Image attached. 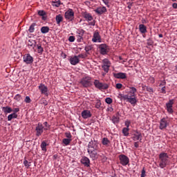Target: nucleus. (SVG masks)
<instances>
[{"label": "nucleus", "instance_id": "obj_47", "mask_svg": "<svg viewBox=\"0 0 177 177\" xmlns=\"http://www.w3.org/2000/svg\"><path fill=\"white\" fill-rule=\"evenodd\" d=\"M166 84H167V82L165 80H162V81H160V83L159 84V86H166Z\"/></svg>", "mask_w": 177, "mask_h": 177}, {"label": "nucleus", "instance_id": "obj_37", "mask_svg": "<svg viewBox=\"0 0 177 177\" xmlns=\"http://www.w3.org/2000/svg\"><path fill=\"white\" fill-rule=\"evenodd\" d=\"M72 141V139H68L67 137L64 139H63L62 142L67 146L68 145L71 144V142Z\"/></svg>", "mask_w": 177, "mask_h": 177}, {"label": "nucleus", "instance_id": "obj_54", "mask_svg": "<svg viewBox=\"0 0 177 177\" xmlns=\"http://www.w3.org/2000/svg\"><path fill=\"white\" fill-rule=\"evenodd\" d=\"M116 88H117V89H121V88H122V83H117L116 84Z\"/></svg>", "mask_w": 177, "mask_h": 177}, {"label": "nucleus", "instance_id": "obj_43", "mask_svg": "<svg viewBox=\"0 0 177 177\" xmlns=\"http://www.w3.org/2000/svg\"><path fill=\"white\" fill-rule=\"evenodd\" d=\"M37 14L39 15V16H41V18L43 17L44 15H46V11L44 10H39L37 11Z\"/></svg>", "mask_w": 177, "mask_h": 177}, {"label": "nucleus", "instance_id": "obj_39", "mask_svg": "<svg viewBox=\"0 0 177 177\" xmlns=\"http://www.w3.org/2000/svg\"><path fill=\"white\" fill-rule=\"evenodd\" d=\"M102 68H103V70H104V71L105 72L106 74V73L109 72V67L105 64H102Z\"/></svg>", "mask_w": 177, "mask_h": 177}, {"label": "nucleus", "instance_id": "obj_45", "mask_svg": "<svg viewBox=\"0 0 177 177\" xmlns=\"http://www.w3.org/2000/svg\"><path fill=\"white\" fill-rule=\"evenodd\" d=\"M101 105H102L101 101L97 100L95 103V108L100 109Z\"/></svg>", "mask_w": 177, "mask_h": 177}, {"label": "nucleus", "instance_id": "obj_2", "mask_svg": "<svg viewBox=\"0 0 177 177\" xmlns=\"http://www.w3.org/2000/svg\"><path fill=\"white\" fill-rule=\"evenodd\" d=\"M171 161L169 160V157L167 153L162 151V153L159 154V167H160V168L163 169L164 168H165V167L169 165Z\"/></svg>", "mask_w": 177, "mask_h": 177}, {"label": "nucleus", "instance_id": "obj_13", "mask_svg": "<svg viewBox=\"0 0 177 177\" xmlns=\"http://www.w3.org/2000/svg\"><path fill=\"white\" fill-rule=\"evenodd\" d=\"M88 149H93V150H96V151H99V144L97 142V141H90V142L88 143Z\"/></svg>", "mask_w": 177, "mask_h": 177}, {"label": "nucleus", "instance_id": "obj_11", "mask_svg": "<svg viewBox=\"0 0 177 177\" xmlns=\"http://www.w3.org/2000/svg\"><path fill=\"white\" fill-rule=\"evenodd\" d=\"M169 125V122L167 118H164L160 119V124H159V129L160 130H165L167 127Z\"/></svg>", "mask_w": 177, "mask_h": 177}, {"label": "nucleus", "instance_id": "obj_57", "mask_svg": "<svg viewBox=\"0 0 177 177\" xmlns=\"http://www.w3.org/2000/svg\"><path fill=\"white\" fill-rule=\"evenodd\" d=\"M141 174H142V176H144V177L146 176V171L145 170V168L142 169Z\"/></svg>", "mask_w": 177, "mask_h": 177}, {"label": "nucleus", "instance_id": "obj_53", "mask_svg": "<svg viewBox=\"0 0 177 177\" xmlns=\"http://www.w3.org/2000/svg\"><path fill=\"white\" fill-rule=\"evenodd\" d=\"M147 91L149 93H153V88H151V86H147Z\"/></svg>", "mask_w": 177, "mask_h": 177}, {"label": "nucleus", "instance_id": "obj_51", "mask_svg": "<svg viewBox=\"0 0 177 177\" xmlns=\"http://www.w3.org/2000/svg\"><path fill=\"white\" fill-rule=\"evenodd\" d=\"M68 40H69V41L73 43L75 40V36H70L69 38H68Z\"/></svg>", "mask_w": 177, "mask_h": 177}, {"label": "nucleus", "instance_id": "obj_17", "mask_svg": "<svg viewBox=\"0 0 177 177\" xmlns=\"http://www.w3.org/2000/svg\"><path fill=\"white\" fill-rule=\"evenodd\" d=\"M39 89L41 91V94L46 95V96H48V86H45V84H43V83H41L39 86Z\"/></svg>", "mask_w": 177, "mask_h": 177}, {"label": "nucleus", "instance_id": "obj_25", "mask_svg": "<svg viewBox=\"0 0 177 177\" xmlns=\"http://www.w3.org/2000/svg\"><path fill=\"white\" fill-rule=\"evenodd\" d=\"M138 28H139L140 32H141V33L147 32V28L146 25L140 24L138 26Z\"/></svg>", "mask_w": 177, "mask_h": 177}, {"label": "nucleus", "instance_id": "obj_29", "mask_svg": "<svg viewBox=\"0 0 177 177\" xmlns=\"http://www.w3.org/2000/svg\"><path fill=\"white\" fill-rule=\"evenodd\" d=\"M2 110L5 113H10L13 111L12 109L10 106H3Z\"/></svg>", "mask_w": 177, "mask_h": 177}, {"label": "nucleus", "instance_id": "obj_40", "mask_svg": "<svg viewBox=\"0 0 177 177\" xmlns=\"http://www.w3.org/2000/svg\"><path fill=\"white\" fill-rule=\"evenodd\" d=\"M93 47L91 45H88L87 46L84 47V50H86V53H88L89 50H91Z\"/></svg>", "mask_w": 177, "mask_h": 177}, {"label": "nucleus", "instance_id": "obj_48", "mask_svg": "<svg viewBox=\"0 0 177 177\" xmlns=\"http://www.w3.org/2000/svg\"><path fill=\"white\" fill-rule=\"evenodd\" d=\"M147 45H149V46H151L153 44V40H151V39H147Z\"/></svg>", "mask_w": 177, "mask_h": 177}, {"label": "nucleus", "instance_id": "obj_7", "mask_svg": "<svg viewBox=\"0 0 177 177\" xmlns=\"http://www.w3.org/2000/svg\"><path fill=\"white\" fill-rule=\"evenodd\" d=\"M119 160H120V164L122 166H127V165H129V158H128L127 155H124V154L119 155Z\"/></svg>", "mask_w": 177, "mask_h": 177}, {"label": "nucleus", "instance_id": "obj_42", "mask_svg": "<svg viewBox=\"0 0 177 177\" xmlns=\"http://www.w3.org/2000/svg\"><path fill=\"white\" fill-rule=\"evenodd\" d=\"M15 100L17 102L21 101V95H19V93H17L15 96Z\"/></svg>", "mask_w": 177, "mask_h": 177}, {"label": "nucleus", "instance_id": "obj_32", "mask_svg": "<svg viewBox=\"0 0 177 177\" xmlns=\"http://www.w3.org/2000/svg\"><path fill=\"white\" fill-rule=\"evenodd\" d=\"M50 28L49 26H42L41 28V33H48L49 32Z\"/></svg>", "mask_w": 177, "mask_h": 177}, {"label": "nucleus", "instance_id": "obj_64", "mask_svg": "<svg viewBox=\"0 0 177 177\" xmlns=\"http://www.w3.org/2000/svg\"><path fill=\"white\" fill-rule=\"evenodd\" d=\"M151 81L154 83L155 82V79L154 77H151Z\"/></svg>", "mask_w": 177, "mask_h": 177}, {"label": "nucleus", "instance_id": "obj_56", "mask_svg": "<svg viewBox=\"0 0 177 177\" xmlns=\"http://www.w3.org/2000/svg\"><path fill=\"white\" fill-rule=\"evenodd\" d=\"M134 147H136V149H138V147H139V141H136L135 142H134Z\"/></svg>", "mask_w": 177, "mask_h": 177}, {"label": "nucleus", "instance_id": "obj_23", "mask_svg": "<svg viewBox=\"0 0 177 177\" xmlns=\"http://www.w3.org/2000/svg\"><path fill=\"white\" fill-rule=\"evenodd\" d=\"M82 117H83L84 120H86L92 117V113H91L89 110H84L82 112Z\"/></svg>", "mask_w": 177, "mask_h": 177}, {"label": "nucleus", "instance_id": "obj_15", "mask_svg": "<svg viewBox=\"0 0 177 177\" xmlns=\"http://www.w3.org/2000/svg\"><path fill=\"white\" fill-rule=\"evenodd\" d=\"M34 62V57H31L30 54H25L24 55V62L26 64H31Z\"/></svg>", "mask_w": 177, "mask_h": 177}, {"label": "nucleus", "instance_id": "obj_20", "mask_svg": "<svg viewBox=\"0 0 177 177\" xmlns=\"http://www.w3.org/2000/svg\"><path fill=\"white\" fill-rule=\"evenodd\" d=\"M113 76L114 77H115V79H127V74L126 73H113Z\"/></svg>", "mask_w": 177, "mask_h": 177}, {"label": "nucleus", "instance_id": "obj_18", "mask_svg": "<svg viewBox=\"0 0 177 177\" xmlns=\"http://www.w3.org/2000/svg\"><path fill=\"white\" fill-rule=\"evenodd\" d=\"M80 162L85 167H90L91 165L90 158H87V156H83L80 160Z\"/></svg>", "mask_w": 177, "mask_h": 177}, {"label": "nucleus", "instance_id": "obj_52", "mask_svg": "<svg viewBox=\"0 0 177 177\" xmlns=\"http://www.w3.org/2000/svg\"><path fill=\"white\" fill-rule=\"evenodd\" d=\"M130 124H131V122H129V120L125 121V127H127V129H129Z\"/></svg>", "mask_w": 177, "mask_h": 177}, {"label": "nucleus", "instance_id": "obj_46", "mask_svg": "<svg viewBox=\"0 0 177 177\" xmlns=\"http://www.w3.org/2000/svg\"><path fill=\"white\" fill-rule=\"evenodd\" d=\"M65 136L67 138V139H71V138L73 137L71 136V132H66L65 133Z\"/></svg>", "mask_w": 177, "mask_h": 177}, {"label": "nucleus", "instance_id": "obj_44", "mask_svg": "<svg viewBox=\"0 0 177 177\" xmlns=\"http://www.w3.org/2000/svg\"><path fill=\"white\" fill-rule=\"evenodd\" d=\"M24 164L25 166L27 167L28 168L31 166V162H28V161H27V160H24Z\"/></svg>", "mask_w": 177, "mask_h": 177}, {"label": "nucleus", "instance_id": "obj_58", "mask_svg": "<svg viewBox=\"0 0 177 177\" xmlns=\"http://www.w3.org/2000/svg\"><path fill=\"white\" fill-rule=\"evenodd\" d=\"M77 57H78V59H80V57H82V59H84L86 57L84 54H79Z\"/></svg>", "mask_w": 177, "mask_h": 177}, {"label": "nucleus", "instance_id": "obj_33", "mask_svg": "<svg viewBox=\"0 0 177 177\" xmlns=\"http://www.w3.org/2000/svg\"><path fill=\"white\" fill-rule=\"evenodd\" d=\"M122 133L125 137H128V136H129V129H127V127H123Z\"/></svg>", "mask_w": 177, "mask_h": 177}, {"label": "nucleus", "instance_id": "obj_10", "mask_svg": "<svg viewBox=\"0 0 177 177\" xmlns=\"http://www.w3.org/2000/svg\"><path fill=\"white\" fill-rule=\"evenodd\" d=\"M44 131V126H43L41 122H39L36 126V129H35L37 137H39V136H41Z\"/></svg>", "mask_w": 177, "mask_h": 177}, {"label": "nucleus", "instance_id": "obj_34", "mask_svg": "<svg viewBox=\"0 0 177 177\" xmlns=\"http://www.w3.org/2000/svg\"><path fill=\"white\" fill-rule=\"evenodd\" d=\"M13 118H17V113H14V111L12 113H11L10 115H9L8 116V120L10 121V120H13Z\"/></svg>", "mask_w": 177, "mask_h": 177}, {"label": "nucleus", "instance_id": "obj_61", "mask_svg": "<svg viewBox=\"0 0 177 177\" xmlns=\"http://www.w3.org/2000/svg\"><path fill=\"white\" fill-rule=\"evenodd\" d=\"M41 19H43V21H46L47 19V16L46 15H43Z\"/></svg>", "mask_w": 177, "mask_h": 177}, {"label": "nucleus", "instance_id": "obj_21", "mask_svg": "<svg viewBox=\"0 0 177 177\" xmlns=\"http://www.w3.org/2000/svg\"><path fill=\"white\" fill-rule=\"evenodd\" d=\"M71 65L75 66L80 62V59L78 55H75V57H71L69 60Z\"/></svg>", "mask_w": 177, "mask_h": 177}, {"label": "nucleus", "instance_id": "obj_22", "mask_svg": "<svg viewBox=\"0 0 177 177\" xmlns=\"http://www.w3.org/2000/svg\"><path fill=\"white\" fill-rule=\"evenodd\" d=\"M94 11L97 15H103L104 12H106L107 9L106 7H98Z\"/></svg>", "mask_w": 177, "mask_h": 177}, {"label": "nucleus", "instance_id": "obj_62", "mask_svg": "<svg viewBox=\"0 0 177 177\" xmlns=\"http://www.w3.org/2000/svg\"><path fill=\"white\" fill-rule=\"evenodd\" d=\"M172 7H173L174 9H177V3H173Z\"/></svg>", "mask_w": 177, "mask_h": 177}, {"label": "nucleus", "instance_id": "obj_36", "mask_svg": "<svg viewBox=\"0 0 177 177\" xmlns=\"http://www.w3.org/2000/svg\"><path fill=\"white\" fill-rule=\"evenodd\" d=\"M35 26H36V23H32L28 29L29 32H34L35 30Z\"/></svg>", "mask_w": 177, "mask_h": 177}, {"label": "nucleus", "instance_id": "obj_6", "mask_svg": "<svg viewBox=\"0 0 177 177\" xmlns=\"http://www.w3.org/2000/svg\"><path fill=\"white\" fill-rule=\"evenodd\" d=\"M64 17L66 19V21H74L75 12L73 10V9H68V10H66L64 14Z\"/></svg>", "mask_w": 177, "mask_h": 177}, {"label": "nucleus", "instance_id": "obj_24", "mask_svg": "<svg viewBox=\"0 0 177 177\" xmlns=\"http://www.w3.org/2000/svg\"><path fill=\"white\" fill-rule=\"evenodd\" d=\"M111 120L113 122V124H118V122H120V113H119V112H118V113H116V115H113V117L111 118Z\"/></svg>", "mask_w": 177, "mask_h": 177}, {"label": "nucleus", "instance_id": "obj_19", "mask_svg": "<svg viewBox=\"0 0 177 177\" xmlns=\"http://www.w3.org/2000/svg\"><path fill=\"white\" fill-rule=\"evenodd\" d=\"M142 133L139 132L138 131H137L136 133H133V137H132L133 141H138V140L142 141Z\"/></svg>", "mask_w": 177, "mask_h": 177}, {"label": "nucleus", "instance_id": "obj_1", "mask_svg": "<svg viewBox=\"0 0 177 177\" xmlns=\"http://www.w3.org/2000/svg\"><path fill=\"white\" fill-rule=\"evenodd\" d=\"M137 91L138 90L135 86H130L128 93L127 95H121V97L125 101L129 102V103H131L133 106H135L138 102V99L136 95V93H137Z\"/></svg>", "mask_w": 177, "mask_h": 177}, {"label": "nucleus", "instance_id": "obj_4", "mask_svg": "<svg viewBox=\"0 0 177 177\" xmlns=\"http://www.w3.org/2000/svg\"><path fill=\"white\" fill-rule=\"evenodd\" d=\"M80 84H82V86L84 88L91 86L92 84L91 76H84V77L80 80Z\"/></svg>", "mask_w": 177, "mask_h": 177}, {"label": "nucleus", "instance_id": "obj_14", "mask_svg": "<svg viewBox=\"0 0 177 177\" xmlns=\"http://www.w3.org/2000/svg\"><path fill=\"white\" fill-rule=\"evenodd\" d=\"M77 33V41H78V43H80L82 41V40H83V36L85 33V30H83V28H79V30H77V31H76Z\"/></svg>", "mask_w": 177, "mask_h": 177}, {"label": "nucleus", "instance_id": "obj_49", "mask_svg": "<svg viewBox=\"0 0 177 177\" xmlns=\"http://www.w3.org/2000/svg\"><path fill=\"white\" fill-rule=\"evenodd\" d=\"M26 103H31V98L29 96H26L25 98Z\"/></svg>", "mask_w": 177, "mask_h": 177}, {"label": "nucleus", "instance_id": "obj_26", "mask_svg": "<svg viewBox=\"0 0 177 177\" xmlns=\"http://www.w3.org/2000/svg\"><path fill=\"white\" fill-rule=\"evenodd\" d=\"M37 45V41L36 40H34L33 39H29L28 42V46L29 47H35Z\"/></svg>", "mask_w": 177, "mask_h": 177}, {"label": "nucleus", "instance_id": "obj_28", "mask_svg": "<svg viewBox=\"0 0 177 177\" xmlns=\"http://www.w3.org/2000/svg\"><path fill=\"white\" fill-rule=\"evenodd\" d=\"M63 19H64V17H63L62 15H61V14L57 15V16L55 17L57 24H60L61 21H63Z\"/></svg>", "mask_w": 177, "mask_h": 177}, {"label": "nucleus", "instance_id": "obj_63", "mask_svg": "<svg viewBox=\"0 0 177 177\" xmlns=\"http://www.w3.org/2000/svg\"><path fill=\"white\" fill-rule=\"evenodd\" d=\"M44 124L46 127H50V125H48V122H44Z\"/></svg>", "mask_w": 177, "mask_h": 177}, {"label": "nucleus", "instance_id": "obj_31", "mask_svg": "<svg viewBox=\"0 0 177 177\" xmlns=\"http://www.w3.org/2000/svg\"><path fill=\"white\" fill-rule=\"evenodd\" d=\"M37 53H39V55H42L44 49L43 48L41 45L40 44H37Z\"/></svg>", "mask_w": 177, "mask_h": 177}, {"label": "nucleus", "instance_id": "obj_16", "mask_svg": "<svg viewBox=\"0 0 177 177\" xmlns=\"http://www.w3.org/2000/svg\"><path fill=\"white\" fill-rule=\"evenodd\" d=\"M101 36L99 33V31L97 30H96L94 33H93V39H92V41L94 42V43H97V41H99L100 42L101 41Z\"/></svg>", "mask_w": 177, "mask_h": 177}, {"label": "nucleus", "instance_id": "obj_55", "mask_svg": "<svg viewBox=\"0 0 177 177\" xmlns=\"http://www.w3.org/2000/svg\"><path fill=\"white\" fill-rule=\"evenodd\" d=\"M109 1L110 0H102L104 3H105L107 7H110V6H109Z\"/></svg>", "mask_w": 177, "mask_h": 177}, {"label": "nucleus", "instance_id": "obj_12", "mask_svg": "<svg viewBox=\"0 0 177 177\" xmlns=\"http://www.w3.org/2000/svg\"><path fill=\"white\" fill-rule=\"evenodd\" d=\"M174 104V100H169L167 103H166V110L169 113H174L173 105Z\"/></svg>", "mask_w": 177, "mask_h": 177}, {"label": "nucleus", "instance_id": "obj_9", "mask_svg": "<svg viewBox=\"0 0 177 177\" xmlns=\"http://www.w3.org/2000/svg\"><path fill=\"white\" fill-rule=\"evenodd\" d=\"M98 151H96V150L88 148V155L90 156V158L92 160H97V159H98V157H99Z\"/></svg>", "mask_w": 177, "mask_h": 177}, {"label": "nucleus", "instance_id": "obj_38", "mask_svg": "<svg viewBox=\"0 0 177 177\" xmlns=\"http://www.w3.org/2000/svg\"><path fill=\"white\" fill-rule=\"evenodd\" d=\"M103 64H105V66H107V67H108V68L109 70V68L111 67V65L110 61L108 60V59H104Z\"/></svg>", "mask_w": 177, "mask_h": 177}, {"label": "nucleus", "instance_id": "obj_41", "mask_svg": "<svg viewBox=\"0 0 177 177\" xmlns=\"http://www.w3.org/2000/svg\"><path fill=\"white\" fill-rule=\"evenodd\" d=\"M106 103H107V104H111V103H113V99L111 98V97H107L105 100Z\"/></svg>", "mask_w": 177, "mask_h": 177}, {"label": "nucleus", "instance_id": "obj_27", "mask_svg": "<svg viewBox=\"0 0 177 177\" xmlns=\"http://www.w3.org/2000/svg\"><path fill=\"white\" fill-rule=\"evenodd\" d=\"M51 4L53 7H59L62 4V2L60 0H53L51 1Z\"/></svg>", "mask_w": 177, "mask_h": 177}, {"label": "nucleus", "instance_id": "obj_8", "mask_svg": "<svg viewBox=\"0 0 177 177\" xmlns=\"http://www.w3.org/2000/svg\"><path fill=\"white\" fill-rule=\"evenodd\" d=\"M99 48L100 53L103 55H107L110 50L109 46H108V45L106 44H101L99 46Z\"/></svg>", "mask_w": 177, "mask_h": 177}, {"label": "nucleus", "instance_id": "obj_35", "mask_svg": "<svg viewBox=\"0 0 177 177\" xmlns=\"http://www.w3.org/2000/svg\"><path fill=\"white\" fill-rule=\"evenodd\" d=\"M102 142V145H104L105 146H108L110 144V140L108 139V138H103Z\"/></svg>", "mask_w": 177, "mask_h": 177}, {"label": "nucleus", "instance_id": "obj_50", "mask_svg": "<svg viewBox=\"0 0 177 177\" xmlns=\"http://www.w3.org/2000/svg\"><path fill=\"white\" fill-rule=\"evenodd\" d=\"M161 93L162 94H166L167 91H166V86H162V88H161Z\"/></svg>", "mask_w": 177, "mask_h": 177}, {"label": "nucleus", "instance_id": "obj_30", "mask_svg": "<svg viewBox=\"0 0 177 177\" xmlns=\"http://www.w3.org/2000/svg\"><path fill=\"white\" fill-rule=\"evenodd\" d=\"M47 146H48V144H46V141H42L41 144V151H47Z\"/></svg>", "mask_w": 177, "mask_h": 177}, {"label": "nucleus", "instance_id": "obj_59", "mask_svg": "<svg viewBox=\"0 0 177 177\" xmlns=\"http://www.w3.org/2000/svg\"><path fill=\"white\" fill-rule=\"evenodd\" d=\"M41 103L43 104L47 105V102L44 98H43V100H41Z\"/></svg>", "mask_w": 177, "mask_h": 177}, {"label": "nucleus", "instance_id": "obj_5", "mask_svg": "<svg viewBox=\"0 0 177 177\" xmlns=\"http://www.w3.org/2000/svg\"><path fill=\"white\" fill-rule=\"evenodd\" d=\"M94 86H95V88H97L100 91H102V89L106 90L109 88V84H107V83L100 82L99 80H95Z\"/></svg>", "mask_w": 177, "mask_h": 177}, {"label": "nucleus", "instance_id": "obj_60", "mask_svg": "<svg viewBox=\"0 0 177 177\" xmlns=\"http://www.w3.org/2000/svg\"><path fill=\"white\" fill-rule=\"evenodd\" d=\"M12 111H14V113H17V112L19 111V108H15Z\"/></svg>", "mask_w": 177, "mask_h": 177}, {"label": "nucleus", "instance_id": "obj_3", "mask_svg": "<svg viewBox=\"0 0 177 177\" xmlns=\"http://www.w3.org/2000/svg\"><path fill=\"white\" fill-rule=\"evenodd\" d=\"M82 16L85 21L88 22V26H95V21H93L94 18L93 16H92V14H90V12H88L87 11H82Z\"/></svg>", "mask_w": 177, "mask_h": 177}]
</instances>
